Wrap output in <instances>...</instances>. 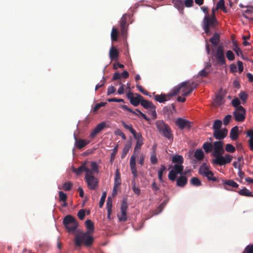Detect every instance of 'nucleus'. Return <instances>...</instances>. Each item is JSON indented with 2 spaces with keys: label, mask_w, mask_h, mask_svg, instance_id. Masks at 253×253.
<instances>
[{
  "label": "nucleus",
  "mask_w": 253,
  "mask_h": 253,
  "mask_svg": "<svg viewBox=\"0 0 253 253\" xmlns=\"http://www.w3.org/2000/svg\"><path fill=\"white\" fill-rule=\"evenodd\" d=\"M59 200L62 202H65V201H66L67 199V195L63 191L59 192Z\"/></svg>",
  "instance_id": "56"
},
{
  "label": "nucleus",
  "mask_w": 253,
  "mask_h": 253,
  "mask_svg": "<svg viewBox=\"0 0 253 253\" xmlns=\"http://www.w3.org/2000/svg\"><path fill=\"white\" fill-rule=\"evenodd\" d=\"M183 166L182 165L175 164L173 166V169H172L174 172L177 174H181L183 170Z\"/></svg>",
  "instance_id": "37"
},
{
  "label": "nucleus",
  "mask_w": 253,
  "mask_h": 253,
  "mask_svg": "<svg viewBox=\"0 0 253 253\" xmlns=\"http://www.w3.org/2000/svg\"><path fill=\"white\" fill-rule=\"evenodd\" d=\"M228 133V130L223 128L218 130H214L213 132V137L216 139H222L225 138Z\"/></svg>",
  "instance_id": "17"
},
{
  "label": "nucleus",
  "mask_w": 253,
  "mask_h": 253,
  "mask_svg": "<svg viewBox=\"0 0 253 253\" xmlns=\"http://www.w3.org/2000/svg\"><path fill=\"white\" fill-rule=\"evenodd\" d=\"M225 150L230 153H233L236 150L235 147L230 144H227L226 145Z\"/></svg>",
  "instance_id": "49"
},
{
  "label": "nucleus",
  "mask_w": 253,
  "mask_h": 253,
  "mask_svg": "<svg viewBox=\"0 0 253 253\" xmlns=\"http://www.w3.org/2000/svg\"><path fill=\"white\" fill-rule=\"evenodd\" d=\"M190 183L195 186H200L202 185L201 181L196 177H192L190 181Z\"/></svg>",
  "instance_id": "39"
},
{
  "label": "nucleus",
  "mask_w": 253,
  "mask_h": 253,
  "mask_svg": "<svg viewBox=\"0 0 253 253\" xmlns=\"http://www.w3.org/2000/svg\"><path fill=\"white\" fill-rule=\"evenodd\" d=\"M136 87L143 94L145 95H148V92L146 91L141 85H140L139 84H136Z\"/></svg>",
  "instance_id": "62"
},
{
  "label": "nucleus",
  "mask_w": 253,
  "mask_h": 253,
  "mask_svg": "<svg viewBox=\"0 0 253 253\" xmlns=\"http://www.w3.org/2000/svg\"><path fill=\"white\" fill-rule=\"evenodd\" d=\"M131 147V142H128L125 145L122 154L121 155V158L123 159L125 157L127 153L128 152L129 149Z\"/></svg>",
  "instance_id": "33"
},
{
  "label": "nucleus",
  "mask_w": 253,
  "mask_h": 253,
  "mask_svg": "<svg viewBox=\"0 0 253 253\" xmlns=\"http://www.w3.org/2000/svg\"><path fill=\"white\" fill-rule=\"evenodd\" d=\"M120 221L125 222L127 220L126 211H121V214H118Z\"/></svg>",
  "instance_id": "45"
},
{
  "label": "nucleus",
  "mask_w": 253,
  "mask_h": 253,
  "mask_svg": "<svg viewBox=\"0 0 253 253\" xmlns=\"http://www.w3.org/2000/svg\"><path fill=\"white\" fill-rule=\"evenodd\" d=\"M194 157L199 161H201L204 157V152L201 149H197L194 153Z\"/></svg>",
  "instance_id": "35"
},
{
  "label": "nucleus",
  "mask_w": 253,
  "mask_h": 253,
  "mask_svg": "<svg viewBox=\"0 0 253 253\" xmlns=\"http://www.w3.org/2000/svg\"><path fill=\"white\" fill-rule=\"evenodd\" d=\"M91 169L87 174L93 175L94 173H98L99 172L98 166L95 162H91L90 165Z\"/></svg>",
  "instance_id": "25"
},
{
  "label": "nucleus",
  "mask_w": 253,
  "mask_h": 253,
  "mask_svg": "<svg viewBox=\"0 0 253 253\" xmlns=\"http://www.w3.org/2000/svg\"><path fill=\"white\" fill-rule=\"evenodd\" d=\"M233 114L236 121L243 122L246 118V111L242 106H240L233 112Z\"/></svg>",
  "instance_id": "7"
},
{
  "label": "nucleus",
  "mask_w": 253,
  "mask_h": 253,
  "mask_svg": "<svg viewBox=\"0 0 253 253\" xmlns=\"http://www.w3.org/2000/svg\"><path fill=\"white\" fill-rule=\"evenodd\" d=\"M231 119L232 116L231 115H227L225 116L223 120V124L225 126L227 125L231 120Z\"/></svg>",
  "instance_id": "59"
},
{
  "label": "nucleus",
  "mask_w": 253,
  "mask_h": 253,
  "mask_svg": "<svg viewBox=\"0 0 253 253\" xmlns=\"http://www.w3.org/2000/svg\"><path fill=\"white\" fill-rule=\"evenodd\" d=\"M214 157L215 159L212 160V163L220 166L230 163L232 160V156L228 154H226L224 156L219 155Z\"/></svg>",
  "instance_id": "5"
},
{
  "label": "nucleus",
  "mask_w": 253,
  "mask_h": 253,
  "mask_svg": "<svg viewBox=\"0 0 253 253\" xmlns=\"http://www.w3.org/2000/svg\"><path fill=\"white\" fill-rule=\"evenodd\" d=\"M169 200L168 199H165L164 200V201L160 204V205L159 206L158 209L156 210V212L155 213L156 214H158L162 212V211L164 209L166 205L167 204Z\"/></svg>",
  "instance_id": "41"
},
{
  "label": "nucleus",
  "mask_w": 253,
  "mask_h": 253,
  "mask_svg": "<svg viewBox=\"0 0 253 253\" xmlns=\"http://www.w3.org/2000/svg\"><path fill=\"white\" fill-rule=\"evenodd\" d=\"M221 9L222 10H225L224 5V0H219L216 3V9Z\"/></svg>",
  "instance_id": "47"
},
{
  "label": "nucleus",
  "mask_w": 253,
  "mask_h": 253,
  "mask_svg": "<svg viewBox=\"0 0 253 253\" xmlns=\"http://www.w3.org/2000/svg\"><path fill=\"white\" fill-rule=\"evenodd\" d=\"M230 137L232 140H235L238 138V126H235L231 129L230 132Z\"/></svg>",
  "instance_id": "23"
},
{
  "label": "nucleus",
  "mask_w": 253,
  "mask_h": 253,
  "mask_svg": "<svg viewBox=\"0 0 253 253\" xmlns=\"http://www.w3.org/2000/svg\"><path fill=\"white\" fill-rule=\"evenodd\" d=\"M84 180L87 183L88 188L90 190H95L98 187L99 181L93 175L85 174Z\"/></svg>",
  "instance_id": "6"
},
{
  "label": "nucleus",
  "mask_w": 253,
  "mask_h": 253,
  "mask_svg": "<svg viewBox=\"0 0 253 253\" xmlns=\"http://www.w3.org/2000/svg\"><path fill=\"white\" fill-rule=\"evenodd\" d=\"M85 225L86 228L89 230H93L94 229V224L93 222L90 219H87L85 221Z\"/></svg>",
  "instance_id": "48"
},
{
  "label": "nucleus",
  "mask_w": 253,
  "mask_h": 253,
  "mask_svg": "<svg viewBox=\"0 0 253 253\" xmlns=\"http://www.w3.org/2000/svg\"><path fill=\"white\" fill-rule=\"evenodd\" d=\"M232 105L233 107L236 108H238V107H239L240 105V101L239 100V99L237 98H236L235 99H233L232 100Z\"/></svg>",
  "instance_id": "58"
},
{
  "label": "nucleus",
  "mask_w": 253,
  "mask_h": 253,
  "mask_svg": "<svg viewBox=\"0 0 253 253\" xmlns=\"http://www.w3.org/2000/svg\"><path fill=\"white\" fill-rule=\"evenodd\" d=\"M141 105L146 109H156V106L152 103V102L145 100L143 97L141 102Z\"/></svg>",
  "instance_id": "22"
},
{
  "label": "nucleus",
  "mask_w": 253,
  "mask_h": 253,
  "mask_svg": "<svg viewBox=\"0 0 253 253\" xmlns=\"http://www.w3.org/2000/svg\"><path fill=\"white\" fill-rule=\"evenodd\" d=\"M127 207L128 206L126 200L124 199L121 204V211H126Z\"/></svg>",
  "instance_id": "60"
},
{
  "label": "nucleus",
  "mask_w": 253,
  "mask_h": 253,
  "mask_svg": "<svg viewBox=\"0 0 253 253\" xmlns=\"http://www.w3.org/2000/svg\"><path fill=\"white\" fill-rule=\"evenodd\" d=\"M226 57L230 61H232L235 59V56L233 52L231 50H228L226 52Z\"/></svg>",
  "instance_id": "54"
},
{
  "label": "nucleus",
  "mask_w": 253,
  "mask_h": 253,
  "mask_svg": "<svg viewBox=\"0 0 253 253\" xmlns=\"http://www.w3.org/2000/svg\"><path fill=\"white\" fill-rule=\"evenodd\" d=\"M240 195L246 196V197H253V194L251 191L244 187L242 189L240 190L237 192Z\"/></svg>",
  "instance_id": "29"
},
{
  "label": "nucleus",
  "mask_w": 253,
  "mask_h": 253,
  "mask_svg": "<svg viewBox=\"0 0 253 253\" xmlns=\"http://www.w3.org/2000/svg\"><path fill=\"white\" fill-rule=\"evenodd\" d=\"M175 125L181 129L190 128L191 127V122L187 120L181 118H179L176 120Z\"/></svg>",
  "instance_id": "13"
},
{
  "label": "nucleus",
  "mask_w": 253,
  "mask_h": 253,
  "mask_svg": "<svg viewBox=\"0 0 253 253\" xmlns=\"http://www.w3.org/2000/svg\"><path fill=\"white\" fill-rule=\"evenodd\" d=\"M219 38V35L217 33H214L212 37L210 39V42L213 46H216L220 42Z\"/></svg>",
  "instance_id": "28"
},
{
  "label": "nucleus",
  "mask_w": 253,
  "mask_h": 253,
  "mask_svg": "<svg viewBox=\"0 0 253 253\" xmlns=\"http://www.w3.org/2000/svg\"><path fill=\"white\" fill-rule=\"evenodd\" d=\"M106 125V124L104 122H102L98 124L90 133L89 137L91 139L94 138L98 133L105 128Z\"/></svg>",
  "instance_id": "16"
},
{
  "label": "nucleus",
  "mask_w": 253,
  "mask_h": 253,
  "mask_svg": "<svg viewBox=\"0 0 253 253\" xmlns=\"http://www.w3.org/2000/svg\"><path fill=\"white\" fill-rule=\"evenodd\" d=\"M118 145H117L113 149L112 152L111 153V154L110 162L111 164H113V163L114 161V159L115 158V156L118 152Z\"/></svg>",
  "instance_id": "42"
},
{
  "label": "nucleus",
  "mask_w": 253,
  "mask_h": 253,
  "mask_svg": "<svg viewBox=\"0 0 253 253\" xmlns=\"http://www.w3.org/2000/svg\"><path fill=\"white\" fill-rule=\"evenodd\" d=\"M210 171L209 168L206 166L204 164L200 167L199 169V173L202 176H204L207 172Z\"/></svg>",
  "instance_id": "44"
},
{
  "label": "nucleus",
  "mask_w": 253,
  "mask_h": 253,
  "mask_svg": "<svg viewBox=\"0 0 253 253\" xmlns=\"http://www.w3.org/2000/svg\"><path fill=\"white\" fill-rule=\"evenodd\" d=\"M63 224L68 231L71 233H74L79 226L76 218L71 215H67L64 218Z\"/></svg>",
  "instance_id": "4"
},
{
  "label": "nucleus",
  "mask_w": 253,
  "mask_h": 253,
  "mask_svg": "<svg viewBox=\"0 0 253 253\" xmlns=\"http://www.w3.org/2000/svg\"><path fill=\"white\" fill-rule=\"evenodd\" d=\"M132 134L136 141H143L144 139L141 133H137L135 130H134Z\"/></svg>",
  "instance_id": "46"
},
{
  "label": "nucleus",
  "mask_w": 253,
  "mask_h": 253,
  "mask_svg": "<svg viewBox=\"0 0 253 253\" xmlns=\"http://www.w3.org/2000/svg\"><path fill=\"white\" fill-rule=\"evenodd\" d=\"M129 165L133 178L135 179L138 176V172L136 166V160L134 156H131L130 158Z\"/></svg>",
  "instance_id": "15"
},
{
  "label": "nucleus",
  "mask_w": 253,
  "mask_h": 253,
  "mask_svg": "<svg viewBox=\"0 0 253 253\" xmlns=\"http://www.w3.org/2000/svg\"><path fill=\"white\" fill-rule=\"evenodd\" d=\"M243 253H253V245L247 246Z\"/></svg>",
  "instance_id": "61"
},
{
  "label": "nucleus",
  "mask_w": 253,
  "mask_h": 253,
  "mask_svg": "<svg viewBox=\"0 0 253 253\" xmlns=\"http://www.w3.org/2000/svg\"><path fill=\"white\" fill-rule=\"evenodd\" d=\"M172 3L181 14L184 13V4L182 0H172Z\"/></svg>",
  "instance_id": "21"
},
{
  "label": "nucleus",
  "mask_w": 253,
  "mask_h": 253,
  "mask_svg": "<svg viewBox=\"0 0 253 253\" xmlns=\"http://www.w3.org/2000/svg\"><path fill=\"white\" fill-rule=\"evenodd\" d=\"M167 169V168L166 166L164 165H162L161 166L160 169L158 170V178L160 180L161 182H163V172L166 171Z\"/></svg>",
  "instance_id": "40"
},
{
  "label": "nucleus",
  "mask_w": 253,
  "mask_h": 253,
  "mask_svg": "<svg viewBox=\"0 0 253 253\" xmlns=\"http://www.w3.org/2000/svg\"><path fill=\"white\" fill-rule=\"evenodd\" d=\"M106 195H107V194H106V192H104L103 193V194L101 197V199L99 201V206L100 208H101L103 207V206L104 204L105 199L106 198Z\"/></svg>",
  "instance_id": "53"
},
{
  "label": "nucleus",
  "mask_w": 253,
  "mask_h": 253,
  "mask_svg": "<svg viewBox=\"0 0 253 253\" xmlns=\"http://www.w3.org/2000/svg\"><path fill=\"white\" fill-rule=\"evenodd\" d=\"M121 123L123 125V126L126 129L128 130L131 133L134 132V130H135L133 127L131 125H127L125 123V122L122 121Z\"/></svg>",
  "instance_id": "52"
},
{
  "label": "nucleus",
  "mask_w": 253,
  "mask_h": 253,
  "mask_svg": "<svg viewBox=\"0 0 253 253\" xmlns=\"http://www.w3.org/2000/svg\"><path fill=\"white\" fill-rule=\"evenodd\" d=\"M120 24L121 27H127L126 14H124L123 15L120 20Z\"/></svg>",
  "instance_id": "50"
},
{
  "label": "nucleus",
  "mask_w": 253,
  "mask_h": 253,
  "mask_svg": "<svg viewBox=\"0 0 253 253\" xmlns=\"http://www.w3.org/2000/svg\"><path fill=\"white\" fill-rule=\"evenodd\" d=\"M75 145L79 149H81L90 143V140L78 138L74 135Z\"/></svg>",
  "instance_id": "18"
},
{
  "label": "nucleus",
  "mask_w": 253,
  "mask_h": 253,
  "mask_svg": "<svg viewBox=\"0 0 253 253\" xmlns=\"http://www.w3.org/2000/svg\"><path fill=\"white\" fill-rule=\"evenodd\" d=\"M126 96L129 100L131 104L134 106H137L141 103V100L143 99V96L140 94L138 93L133 94L131 91L127 93Z\"/></svg>",
  "instance_id": "8"
},
{
  "label": "nucleus",
  "mask_w": 253,
  "mask_h": 253,
  "mask_svg": "<svg viewBox=\"0 0 253 253\" xmlns=\"http://www.w3.org/2000/svg\"><path fill=\"white\" fill-rule=\"evenodd\" d=\"M188 81V83L186 86L183 87L182 89V95L183 96H187L189 95L197 86V84L194 82Z\"/></svg>",
  "instance_id": "11"
},
{
  "label": "nucleus",
  "mask_w": 253,
  "mask_h": 253,
  "mask_svg": "<svg viewBox=\"0 0 253 253\" xmlns=\"http://www.w3.org/2000/svg\"><path fill=\"white\" fill-rule=\"evenodd\" d=\"M183 157L179 155H174L172 159V163H175L176 164L182 165L183 163Z\"/></svg>",
  "instance_id": "32"
},
{
  "label": "nucleus",
  "mask_w": 253,
  "mask_h": 253,
  "mask_svg": "<svg viewBox=\"0 0 253 253\" xmlns=\"http://www.w3.org/2000/svg\"><path fill=\"white\" fill-rule=\"evenodd\" d=\"M240 98L243 101L245 102L248 98V94L244 91H242L239 94Z\"/></svg>",
  "instance_id": "64"
},
{
  "label": "nucleus",
  "mask_w": 253,
  "mask_h": 253,
  "mask_svg": "<svg viewBox=\"0 0 253 253\" xmlns=\"http://www.w3.org/2000/svg\"><path fill=\"white\" fill-rule=\"evenodd\" d=\"M154 98L156 101L159 103H165L166 101L170 99L169 94H161L160 95L157 94L154 96Z\"/></svg>",
  "instance_id": "20"
},
{
  "label": "nucleus",
  "mask_w": 253,
  "mask_h": 253,
  "mask_svg": "<svg viewBox=\"0 0 253 253\" xmlns=\"http://www.w3.org/2000/svg\"><path fill=\"white\" fill-rule=\"evenodd\" d=\"M177 174L174 172L172 170H171L168 175V177L169 180L173 181L175 180Z\"/></svg>",
  "instance_id": "55"
},
{
  "label": "nucleus",
  "mask_w": 253,
  "mask_h": 253,
  "mask_svg": "<svg viewBox=\"0 0 253 253\" xmlns=\"http://www.w3.org/2000/svg\"><path fill=\"white\" fill-rule=\"evenodd\" d=\"M153 150L151 152L150 162L152 165H156L158 163V159L156 156V147L153 146Z\"/></svg>",
  "instance_id": "27"
},
{
  "label": "nucleus",
  "mask_w": 253,
  "mask_h": 253,
  "mask_svg": "<svg viewBox=\"0 0 253 253\" xmlns=\"http://www.w3.org/2000/svg\"><path fill=\"white\" fill-rule=\"evenodd\" d=\"M106 104H107L106 102H100L99 103L96 104L93 109V111L96 112L101 107L105 106Z\"/></svg>",
  "instance_id": "57"
},
{
  "label": "nucleus",
  "mask_w": 253,
  "mask_h": 253,
  "mask_svg": "<svg viewBox=\"0 0 253 253\" xmlns=\"http://www.w3.org/2000/svg\"><path fill=\"white\" fill-rule=\"evenodd\" d=\"M221 126H222L221 121H220L219 120H216L215 121H214V122L213 123L212 128L214 129V130H218L220 129Z\"/></svg>",
  "instance_id": "43"
},
{
  "label": "nucleus",
  "mask_w": 253,
  "mask_h": 253,
  "mask_svg": "<svg viewBox=\"0 0 253 253\" xmlns=\"http://www.w3.org/2000/svg\"><path fill=\"white\" fill-rule=\"evenodd\" d=\"M217 10L216 8H213L211 10V15L209 14L207 16H205L203 19V29L208 35H210L211 34L210 30V28H214L217 24L218 22L215 17V11Z\"/></svg>",
  "instance_id": "1"
},
{
  "label": "nucleus",
  "mask_w": 253,
  "mask_h": 253,
  "mask_svg": "<svg viewBox=\"0 0 253 253\" xmlns=\"http://www.w3.org/2000/svg\"><path fill=\"white\" fill-rule=\"evenodd\" d=\"M111 37L112 41L115 42L118 40V32L117 29L115 27H113L112 29Z\"/></svg>",
  "instance_id": "38"
},
{
  "label": "nucleus",
  "mask_w": 253,
  "mask_h": 253,
  "mask_svg": "<svg viewBox=\"0 0 253 253\" xmlns=\"http://www.w3.org/2000/svg\"><path fill=\"white\" fill-rule=\"evenodd\" d=\"M93 240V238L87 232H80L75 236V244L77 247H80L83 244L89 247L92 244Z\"/></svg>",
  "instance_id": "3"
},
{
  "label": "nucleus",
  "mask_w": 253,
  "mask_h": 253,
  "mask_svg": "<svg viewBox=\"0 0 253 253\" xmlns=\"http://www.w3.org/2000/svg\"><path fill=\"white\" fill-rule=\"evenodd\" d=\"M87 161H84L82 165L79 167L78 169H76L74 167H72V171L73 172L75 173L77 175H80L83 172H85L86 173L90 171V169L86 166Z\"/></svg>",
  "instance_id": "14"
},
{
  "label": "nucleus",
  "mask_w": 253,
  "mask_h": 253,
  "mask_svg": "<svg viewBox=\"0 0 253 253\" xmlns=\"http://www.w3.org/2000/svg\"><path fill=\"white\" fill-rule=\"evenodd\" d=\"M78 216L81 220H83L85 217V211L84 209L80 210L78 212Z\"/></svg>",
  "instance_id": "63"
},
{
  "label": "nucleus",
  "mask_w": 253,
  "mask_h": 253,
  "mask_svg": "<svg viewBox=\"0 0 253 253\" xmlns=\"http://www.w3.org/2000/svg\"><path fill=\"white\" fill-rule=\"evenodd\" d=\"M143 144V141H136L135 146L133 150V153L131 156H134L135 160L137 156L139 150L141 149V146Z\"/></svg>",
  "instance_id": "26"
},
{
  "label": "nucleus",
  "mask_w": 253,
  "mask_h": 253,
  "mask_svg": "<svg viewBox=\"0 0 253 253\" xmlns=\"http://www.w3.org/2000/svg\"><path fill=\"white\" fill-rule=\"evenodd\" d=\"M188 83V81L183 82L181 83L179 86L174 88L171 92L168 93L170 98H171L172 96L178 94L180 89H182L183 87L186 86Z\"/></svg>",
  "instance_id": "19"
},
{
  "label": "nucleus",
  "mask_w": 253,
  "mask_h": 253,
  "mask_svg": "<svg viewBox=\"0 0 253 253\" xmlns=\"http://www.w3.org/2000/svg\"><path fill=\"white\" fill-rule=\"evenodd\" d=\"M203 148L206 153H209L212 151L213 145L210 142H205L203 145Z\"/></svg>",
  "instance_id": "36"
},
{
  "label": "nucleus",
  "mask_w": 253,
  "mask_h": 253,
  "mask_svg": "<svg viewBox=\"0 0 253 253\" xmlns=\"http://www.w3.org/2000/svg\"><path fill=\"white\" fill-rule=\"evenodd\" d=\"M214 56L219 64L223 65L226 63L224 48L222 46L219 45L217 46Z\"/></svg>",
  "instance_id": "9"
},
{
  "label": "nucleus",
  "mask_w": 253,
  "mask_h": 253,
  "mask_svg": "<svg viewBox=\"0 0 253 253\" xmlns=\"http://www.w3.org/2000/svg\"><path fill=\"white\" fill-rule=\"evenodd\" d=\"M214 102L216 105L219 106L224 103V98L221 95V92H219L215 95Z\"/></svg>",
  "instance_id": "31"
},
{
  "label": "nucleus",
  "mask_w": 253,
  "mask_h": 253,
  "mask_svg": "<svg viewBox=\"0 0 253 253\" xmlns=\"http://www.w3.org/2000/svg\"><path fill=\"white\" fill-rule=\"evenodd\" d=\"M120 107L121 108H122L123 109L126 110V111H128L129 112H131V113H133V114H135V115H137V116L141 115V113H143L139 109H136L135 111H137L138 113V114H137L135 111H133L132 109H131L130 108H128L126 105H121L120 106Z\"/></svg>",
  "instance_id": "34"
},
{
  "label": "nucleus",
  "mask_w": 253,
  "mask_h": 253,
  "mask_svg": "<svg viewBox=\"0 0 253 253\" xmlns=\"http://www.w3.org/2000/svg\"><path fill=\"white\" fill-rule=\"evenodd\" d=\"M73 184L71 182H65L63 185V189L65 191H69L72 187Z\"/></svg>",
  "instance_id": "51"
},
{
  "label": "nucleus",
  "mask_w": 253,
  "mask_h": 253,
  "mask_svg": "<svg viewBox=\"0 0 253 253\" xmlns=\"http://www.w3.org/2000/svg\"><path fill=\"white\" fill-rule=\"evenodd\" d=\"M109 56L111 60L115 59L119 56V52L118 50L113 46H112L110 49Z\"/></svg>",
  "instance_id": "30"
},
{
  "label": "nucleus",
  "mask_w": 253,
  "mask_h": 253,
  "mask_svg": "<svg viewBox=\"0 0 253 253\" xmlns=\"http://www.w3.org/2000/svg\"><path fill=\"white\" fill-rule=\"evenodd\" d=\"M188 179L185 176H181L177 179L176 185L179 187H184L187 183Z\"/></svg>",
  "instance_id": "24"
},
{
  "label": "nucleus",
  "mask_w": 253,
  "mask_h": 253,
  "mask_svg": "<svg viewBox=\"0 0 253 253\" xmlns=\"http://www.w3.org/2000/svg\"><path fill=\"white\" fill-rule=\"evenodd\" d=\"M159 132L169 140L172 141L173 136L170 126L163 120H158L155 123Z\"/></svg>",
  "instance_id": "2"
},
{
  "label": "nucleus",
  "mask_w": 253,
  "mask_h": 253,
  "mask_svg": "<svg viewBox=\"0 0 253 253\" xmlns=\"http://www.w3.org/2000/svg\"><path fill=\"white\" fill-rule=\"evenodd\" d=\"M213 151L212 155L213 157L222 155L225 150L223 148V142L221 141H215L213 144Z\"/></svg>",
  "instance_id": "10"
},
{
  "label": "nucleus",
  "mask_w": 253,
  "mask_h": 253,
  "mask_svg": "<svg viewBox=\"0 0 253 253\" xmlns=\"http://www.w3.org/2000/svg\"><path fill=\"white\" fill-rule=\"evenodd\" d=\"M221 180L223 186V188L226 190L234 191L232 189L228 187V186L233 188H238L239 187V184L232 179H221Z\"/></svg>",
  "instance_id": "12"
}]
</instances>
